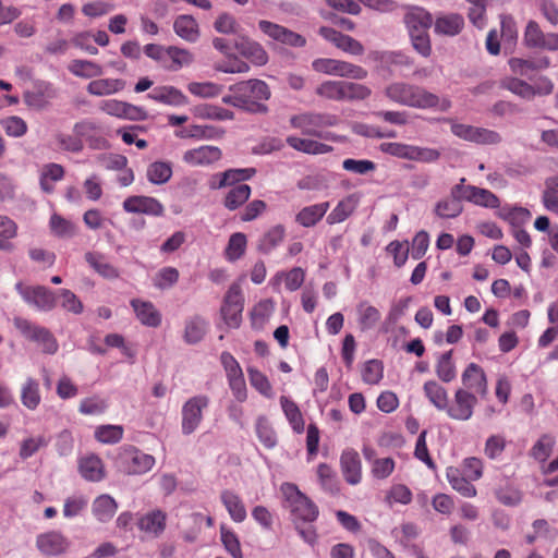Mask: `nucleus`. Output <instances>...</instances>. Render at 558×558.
I'll list each match as a JSON object with an SVG mask.
<instances>
[{"label": "nucleus", "mask_w": 558, "mask_h": 558, "mask_svg": "<svg viewBox=\"0 0 558 558\" xmlns=\"http://www.w3.org/2000/svg\"><path fill=\"white\" fill-rule=\"evenodd\" d=\"M384 94L395 104L416 109H432L438 101L436 94L428 92L422 86L405 82L388 84Z\"/></svg>", "instance_id": "1"}, {"label": "nucleus", "mask_w": 558, "mask_h": 558, "mask_svg": "<svg viewBox=\"0 0 558 558\" xmlns=\"http://www.w3.org/2000/svg\"><path fill=\"white\" fill-rule=\"evenodd\" d=\"M280 492L283 496V507L290 511L294 524L312 523L318 518V507L295 484L283 483Z\"/></svg>", "instance_id": "2"}, {"label": "nucleus", "mask_w": 558, "mask_h": 558, "mask_svg": "<svg viewBox=\"0 0 558 558\" xmlns=\"http://www.w3.org/2000/svg\"><path fill=\"white\" fill-rule=\"evenodd\" d=\"M315 93L327 100L355 101L367 99L372 95V89L360 83L328 80L320 83Z\"/></svg>", "instance_id": "3"}, {"label": "nucleus", "mask_w": 558, "mask_h": 558, "mask_svg": "<svg viewBox=\"0 0 558 558\" xmlns=\"http://www.w3.org/2000/svg\"><path fill=\"white\" fill-rule=\"evenodd\" d=\"M12 322L16 330L27 340L36 342L44 353H57L59 344L49 329L21 316L13 317Z\"/></svg>", "instance_id": "4"}, {"label": "nucleus", "mask_w": 558, "mask_h": 558, "mask_svg": "<svg viewBox=\"0 0 558 558\" xmlns=\"http://www.w3.org/2000/svg\"><path fill=\"white\" fill-rule=\"evenodd\" d=\"M339 119L331 113L303 112L292 116L290 123L294 129H299L303 134L325 137L323 129L337 125Z\"/></svg>", "instance_id": "5"}, {"label": "nucleus", "mask_w": 558, "mask_h": 558, "mask_svg": "<svg viewBox=\"0 0 558 558\" xmlns=\"http://www.w3.org/2000/svg\"><path fill=\"white\" fill-rule=\"evenodd\" d=\"M209 403L210 399L206 395L193 396L183 403L181 409V432L183 435L189 436L198 429Z\"/></svg>", "instance_id": "6"}, {"label": "nucleus", "mask_w": 558, "mask_h": 558, "mask_svg": "<svg viewBox=\"0 0 558 558\" xmlns=\"http://www.w3.org/2000/svg\"><path fill=\"white\" fill-rule=\"evenodd\" d=\"M236 89L241 92L243 99L247 102V112L266 113L268 107L262 101L270 98L269 86L262 80H247L236 84Z\"/></svg>", "instance_id": "7"}, {"label": "nucleus", "mask_w": 558, "mask_h": 558, "mask_svg": "<svg viewBox=\"0 0 558 558\" xmlns=\"http://www.w3.org/2000/svg\"><path fill=\"white\" fill-rule=\"evenodd\" d=\"M312 68L314 71L319 73L357 81L364 80L368 75V72L360 65L330 58L315 59L312 62Z\"/></svg>", "instance_id": "8"}, {"label": "nucleus", "mask_w": 558, "mask_h": 558, "mask_svg": "<svg viewBox=\"0 0 558 558\" xmlns=\"http://www.w3.org/2000/svg\"><path fill=\"white\" fill-rule=\"evenodd\" d=\"M445 121L450 124L451 133L463 141L478 145H495L501 142V136L496 131L460 123L453 119Z\"/></svg>", "instance_id": "9"}, {"label": "nucleus", "mask_w": 558, "mask_h": 558, "mask_svg": "<svg viewBox=\"0 0 558 558\" xmlns=\"http://www.w3.org/2000/svg\"><path fill=\"white\" fill-rule=\"evenodd\" d=\"M117 463L124 473L136 475L148 472L155 464V458L135 447L128 446L121 449Z\"/></svg>", "instance_id": "10"}, {"label": "nucleus", "mask_w": 558, "mask_h": 558, "mask_svg": "<svg viewBox=\"0 0 558 558\" xmlns=\"http://www.w3.org/2000/svg\"><path fill=\"white\" fill-rule=\"evenodd\" d=\"M220 363L226 373L229 388L234 399L242 403L247 399V388L242 367L235 357L227 351L220 354Z\"/></svg>", "instance_id": "11"}, {"label": "nucleus", "mask_w": 558, "mask_h": 558, "mask_svg": "<svg viewBox=\"0 0 558 558\" xmlns=\"http://www.w3.org/2000/svg\"><path fill=\"white\" fill-rule=\"evenodd\" d=\"M15 290L26 304L37 311L50 312L57 305V294L44 286H25L17 282Z\"/></svg>", "instance_id": "12"}, {"label": "nucleus", "mask_w": 558, "mask_h": 558, "mask_svg": "<svg viewBox=\"0 0 558 558\" xmlns=\"http://www.w3.org/2000/svg\"><path fill=\"white\" fill-rule=\"evenodd\" d=\"M523 45L529 49L558 52V33L544 32L537 22L529 21L523 34Z\"/></svg>", "instance_id": "13"}, {"label": "nucleus", "mask_w": 558, "mask_h": 558, "mask_svg": "<svg viewBox=\"0 0 558 558\" xmlns=\"http://www.w3.org/2000/svg\"><path fill=\"white\" fill-rule=\"evenodd\" d=\"M244 298L239 283H232L227 291L221 306V316L230 328H238L242 322Z\"/></svg>", "instance_id": "14"}, {"label": "nucleus", "mask_w": 558, "mask_h": 558, "mask_svg": "<svg viewBox=\"0 0 558 558\" xmlns=\"http://www.w3.org/2000/svg\"><path fill=\"white\" fill-rule=\"evenodd\" d=\"M464 182L465 179L462 178L460 183L453 186V193L456 195L462 196L464 197V201H468L477 206L486 208L499 207V198L493 192L474 185H464Z\"/></svg>", "instance_id": "15"}, {"label": "nucleus", "mask_w": 558, "mask_h": 558, "mask_svg": "<svg viewBox=\"0 0 558 558\" xmlns=\"http://www.w3.org/2000/svg\"><path fill=\"white\" fill-rule=\"evenodd\" d=\"M478 398L466 389H457L451 403H448L447 415L457 421H468L472 417Z\"/></svg>", "instance_id": "16"}, {"label": "nucleus", "mask_w": 558, "mask_h": 558, "mask_svg": "<svg viewBox=\"0 0 558 558\" xmlns=\"http://www.w3.org/2000/svg\"><path fill=\"white\" fill-rule=\"evenodd\" d=\"M54 96L56 89L50 82L37 81L32 89L23 94V101L28 108L40 111L49 106Z\"/></svg>", "instance_id": "17"}, {"label": "nucleus", "mask_w": 558, "mask_h": 558, "mask_svg": "<svg viewBox=\"0 0 558 558\" xmlns=\"http://www.w3.org/2000/svg\"><path fill=\"white\" fill-rule=\"evenodd\" d=\"M221 158V149L214 145H202L191 148L182 155L183 162L191 167H209Z\"/></svg>", "instance_id": "18"}, {"label": "nucleus", "mask_w": 558, "mask_h": 558, "mask_svg": "<svg viewBox=\"0 0 558 558\" xmlns=\"http://www.w3.org/2000/svg\"><path fill=\"white\" fill-rule=\"evenodd\" d=\"M71 542L59 531L41 533L36 537L37 549L46 556H58L65 553Z\"/></svg>", "instance_id": "19"}, {"label": "nucleus", "mask_w": 558, "mask_h": 558, "mask_svg": "<svg viewBox=\"0 0 558 558\" xmlns=\"http://www.w3.org/2000/svg\"><path fill=\"white\" fill-rule=\"evenodd\" d=\"M258 26L264 34L284 45L303 47L306 44V39L302 35L279 24L262 20L259 21Z\"/></svg>", "instance_id": "20"}, {"label": "nucleus", "mask_w": 558, "mask_h": 558, "mask_svg": "<svg viewBox=\"0 0 558 558\" xmlns=\"http://www.w3.org/2000/svg\"><path fill=\"white\" fill-rule=\"evenodd\" d=\"M461 380L463 384L461 389L473 392L477 398L486 397L488 391L487 378L483 368L477 364H469L462 373Z\"/></svg>", "instance_id": "21"}, {"label": "nucleus", "mask_w": 558, "mask_h": 558, "mask_svg": "<svg viewBox=\"0 0 558 558\" xmlns=\"http://www.w3.org/2000/svg\"><path fill=\"white\" fill-rule=\"evenodd\" d=\"M123 209L130 214H144L149 216H161L163 214V205L150 196H130L123 202Z\"/></svg>", "instance_id": "22"}, {"label": "nucleus", "mask_w": 558, "mask_h": 558, "mask_svg": "<svg viewBox=\"0 0 558 558\" xmlns=\"http://www.w3.org/2000/svg\"><path fill=\"white\" fill-rule=\"evenodd\" d=\"M319 35L326 40L332 43L337 48L352 56H361L364 52L363 45L353 37L342 34L335 28L323 26L318 31Z\"/></svg>", "instance_id": "23"}, {"label": "nucleus", "mask_w": 558, "mask_h": 558, "mask_svg": "<svg viewBox=\"0 0 558 558\" xmlns=\"http://www.w3.org/2000/svg\"><path fill=\"white\" fill-rule=\"evenodd\" d=\"M508 64L513 74L531 78L536 71L550 68L551 61L547 56L534 59L511 58Z\"/></svg>", "instance_id": "24"}, {"label": "nucleus", "mask_w": 558, "mask_h": 558, "mask_svg": "<svg viewBox=\"0 0 558 558\" xmlns=\"http://www.w3.org/2000/svg\"><path fill=\"white\" fill-rule=\"evenodd\" d=\"M340 466L345 482L350 485H357L362 481V463L357 451L345 449L340 457Z\"/></svg>", "instance_id": "25"}, {"label": "nucleus", "mask_w": 558, "mask_h": 558, "mask_svg": "<svg viewBox=\"0 0 558 558\" xmlns=\"http://www.w3.org/2000/svg\"><path fill=\"white\" fill-rule=\"evenodd\" d=\"M147 98L171 107H183L189 104V98L177 87L162 85L154 87Z\"/></svg>", "instance_id": "26"}, {"label": "nucleus", "mask_w": 558, "mask_h": 558, "mask_svg": "<svg viewBox=\"0 0 558 558\" xmlns=\"http://www.w3.org/2000/svg\"><path fill=\"white\" fill-rule=\"evenodd\" d=\"M78 472L88 482H100L106 476L101 459L94 453L86 454L78 460Z\"/></svg>", "instance_id": "27"}, {"label": "nucleus", "mask_w": 558, "mask_h": 558, "mask_svg": "<svg viewBox=\"0 0 558 558\" xmlns=\"http://www.w3.org/2000/svg\"><path fill=\"white\" fill-rule=\"evenodd\" d=\"M234 47L246 59L255 65H264L268 62V54L260 44L248 39L247 37H240L235 40Z\"/></svg>", "instance_id": "28"}, {"label": "nucleus", "mask_w": 558, "mask_h": 558, "mask_svg": "<svg viewBox=\"0 0 558 558\" xmlns=\"http://www.w3.org/2000/svg\"><path fill=\"white\" fill-rule=\"evenodd\" d=\"M131 306L141 324L154 328L161 324V314L151 302L134 299Z\"/></svg>", "instance_id": "29"}, {"label": "nucleus", "mask_w": 558, "mask_h": 558, "mask_svg": "<svg viewBox=\"0 0 558 558\" xmlns=\"http://www.w3.org/2000/svg\"><path fill=\"white\" fill-rule=\"evenodd\" d=\"M174 33L187 43H196L201 36L197 21L189 14H181L173 22Z\"/></svg>", "instance_id": "30"}, {"label": "nucleus", "mask_w": 558, "mask_h": 558, "mask_svg": "<svg viewBox=\"0 0 558 558\" xmlns=\"http://www.w3.org/2000/svg\"><path fill=\"white\" fill-rule=\"evenodd\" d=\"M220 500L234 522L241 523L246 519V508L243 500L235 492L223 489L220 493Z\"/></svg>", "instance_id": "31"}, {"label": "nucleus", "mask_w": 558, "mask_h": 558, "mask_svg": "<svg viewBox=\"0 0 558 558\" xmlns=\"http://www.w3.org/2000/svg\"><path fill=\"white\" fill-rule=\"evenodd\" d=\"M464 26V19L458 13L438 15L434 22V31L438 35L456 36Z\"/></svg>", "instance_id": "32"}, {"label": "nucleus", "mask_w": 558, "mask_h": 558, "mask_svg": "<svg viewBox=\"0 0 558 558\" xmlns=\"http://www.w3.org/2000/svg\"><path fill=\"white\" fill-rule=\"evenodd\" d=\"M118 510V502L108 495L102 494L96 497L92 504V513L101 523L109 522Z\"/></svg>", "instance_id": "33"}, {"label": "nucleus", "mask_w": 558, "mask_h": 558, "mask_svg": "<svg viewBox=\"0 0 558 558\" xmlns=\"http://www.w3.org/2000/svg\"><path fill=\"white\" fill-rule=\"evenodd\" d=\"M409 33H425L433 24L432 14L423 8H411L404 16Z\"/></svg>", "instance_id": "34"}, {"label": "nucleus", "mask_w": 558, "mask_h": 558, "mask_svg": "<svg viewBox=\"0 0 558 558\" xmlns=\"http://www.w3.org/2000/svg\"><path fill=\"white\" fill-rule=\"evenodd\" d=\"M446 477L450 486L463 497L473 498L476 496V487L462 474L460 469L456 466L447 468Z\"/></svg>", "instance_id": "35"}, {"label": "nucleus", "mask_w": 558, "mask_h": 558, "mask_svg": "<svg viewBox=\"0 0 558 558\" xmlns=\"http://www.w3.org/2000/svg\"><path fill=\"white\" fill-rule=\"evenodd\" d=\"M305 280V271L301 267H294L289 271H278L270 280L275 290H279L281 282H284L288 291H296Z\"/></svg>", "instance_id": "36"}, {"label": "nucleus", "mask_w": 558, "mask_h": 558, "mask_svg": "<svg viewBox=\"0 0 558 558\" xmlns=\"http://www.w3.org/2000/svg\"><path fill=\"white\" fill-rule=\"evenodd\" d=\"M125 87L121 78H98L88 83L86 90L97 97L110 96L120 93Z\"/></svg>", "instance_id": "37"}, {"label": "nucleus", "mask_w": 558, "mask_h": 558, "mask_svg": "<svg viewBox=\"0 0 558 558\" xmlns=\"http://www.w3.org/2000/svg\"><path fill=\"white\" fill-rule=\"evenodd\" d=\"M361 196L353 193L341 199L327 217L329 225L344 221L359 206Z\"/></svg>", "instance_id": "38"}, {"label": "nucleus", "mask_w": 558, "mask_h": 558, "mask_svg": "<svg viewBox=\"0 0 558 558\" xmlns=\"http://www.w3.org/2000/svg\"><path fill=\"white\" fill-rule=\"evenodd\" d=\"M328 209V202L306 206L296 214L295 221L304 228L314 227L323 219Z\"/></svg>", "instance_id": "39"}, {"label": "nucleus", "mask_w": 558, "mask_h": 558, "mask_svg": "<svg viewBox=\"0 0 558 558\" xmlns=\"http://www.w3.org/2000/svg\"><path fill=\"white\" fill-rule=\"evenodd\" d=\"M287 144L293 149L308 155H324L332 150V147L310 138L288 136Z\"/></svg>", "instance_id": "40"}, {"label": "nucleus", "mask_w": 558, "mask_h": 558, "mask_svg": "<svg viewBox=\"0 0 558 558\" xmlns=\"http://www.w3.org/2000/svg\"><path fill=\"white\" fill-rule=\"evenodd\" d=\"M166 513L157 509L142 515L137 525L141 531L158 536L166 527Z\"/></svg>", "instance_id": "41"}, {"label": "nucleus", "mask_w": 558, "mask_h": 558, "mask_svg": "<svg viewBox=\"0 0 558 558\" xmlns=\"http://www.w3.org/2000/svg\"><path fill=\"white\" fill-rule=\"evenodd\" d=\"M195 118L211 121L233 120L234 113L226 108L211 104H201L192 109Z\"/></svg>", "instance_id": "42"}, {"label": "nucleus", "mask_w": 558, "mask_h": 558, "mask_svg": "<svg viewBox=\"0 0 558 558\" xmlns=\"http://www.w3.org/2000/svg\"><path fill=\"white\" fill-rule=\"evenodd\" d=\"M462 201L464 197L458 196L453 193V187L450 191V197L440 199L437 202L434 208V213L439 218L450 219L458 217L462 210Z\"/></svg>", "instance_id": "43"}, {"label": "nucleus", "mask_w": 558, "mask_h": 558, "mask_svg": "<svg viewBox=\"0 0 558 558\" xmlns=\"http://www.w3.org/2000/svg\"><path fill=\"white\" fill-rule=\"evenodd\" d=\"M64 168L54 162L44 165L39 174V184L45 193H52L54 190V183L61 181L64 178Z\"/></svg>", "instance_id": "44"}, {"label": "nucleus", "mask_w": 558, "mask_h": 558, "mask_svg": "<svg viewBox=\"0 0 558 558\" xmlns=\"http://www.w3.org/2000/svg\"><path fill=\"white\" fill-rule=\"evenodd\" d=\"M173 170L170 161L157 160L147 166L146 178L155 185H162L170 181Z\"/></svg>", "instance_id": "45"}, {"label": "nucleus", "mask_w": 558, "mask_h": 558, "mask_svg": "<svg viewBox=\"0 0 558 558\" xmlns=\"http://www.w3.org/2000/svg\"><path fill=\"white\" fill-rule=\"evenodd\" d=\"M423 391L428 401L439 411L448 408V392L444 386L436 380H427L423 386Z\"/></svg>", "instance_id": "46"}, {"label": "nucleus", "mask_w": 558, "mask_h": 558, "mask_svg": "<svg viewBox=\"0 0 558 558\" xmlns=\"http://www.w3.org/2000/svg\"><path fill=\"white\" fill-rule=\"evenodd\" d=\"M280 405L287 417L291 428L298 433L302 434L304 432L305 423L303 415L300 411L298 404L291 400L289 397L281 396L280 397Z\"/></svg>", "instance_id": "47"}, {"label": "nucleus", "mask_w": 558, "mask_h": 558, "mask_svg": "<svg viewBox=\"0 0 558 558\" xmlns=\"http://www.w3.org/2000/svg\"><path fill=\"white\" fill-rule=\"evenodd\" d=\"M68 70L74 76L82 78L99 77L104 74V68L92 60H72L68 65Z\"/></svg>", "instance_id": "48"}, {"label": "nucleus", "mask_w": 558, "mask_h": 558, "mask_svg": "<svg viewBox=\"0 0 558 558\" xmlns=\"http://www.w3.org/2000/svg\"><path fill=\"white\" fill-rule=\"evenodd\" d=\"M356 314L357 323L362 330L374 328L380 319V312L367 301H362L357 304Z\"/></svg>", "instance_id": "49"}, {"label": "nucleus", "mask_w": 558, "mask_h": 558, "mask_svg": "<svg viewBox=\"0 0 558 558\" xmlns=\"http://www.w3.org/2000/svg\"><path fill=\"white\" fill-rule=\"evenodd\" d=\"M41 397L39 384L36 379L28 377L21 387V402L28 410H36L40 404Z\"/></svg>", "instance_id": "50"}, {"label": "nucleus", "mask_w": 558, "mask_h": 558, "mask_svg": "<svg viewBox=\"0 0 558 558\" xmlns=\"http://www.w3.org/2000/svg\"><path fill=\"white\" fill-rule=\"evenodd\" d=\"M435 372L442 383H450L457 377V369L452 360V350L441 353L437 357Z\"/></svg>", "instance_id": "51"}, {"label": "nucleus", "mask_w": 558, "mask_h": 558, "mask_svg": "<svg viewBox=\"0 0 558 558\" xmlns=\"http://www.w3.org/2000/svg\"><path fill=\"white\" fill-rule=\"evenodd\" d=\"M251 187L247 184L232 186L225 196L223 205L229 210L241 207L251 196Z\"/></svg>", "instance_id": "52"}, {"label": "nucleus", "mask_w": 558, "mask_h": 558, "mask_svg": "<svg viewBox=\"0 0 558 558\" xmlns=\"http://www.w3.org/2000/svg\"><path fill=\"white\" fill-rule=\"evenodd\" d=\"M85 259L100 276L108 279L119 277L118 269L111 265L104 255L88 252L85 254Z\"/></svg>", "instance_id": "53"}, {"label": "nucleus", "mask_w": 558, "mask_h": 558, "mask_svg": "<svg viewBox=\"0 0 558 558\" xmlns=\"http://www.w3.org/2000/svg\"><path fill=\"white\" fill-rule=\"evenodd\" d=\"M17 235V225L8 216L0 214V250L12 252L15 246L11 242Z\"/></svg>", "instance_id": "54"}, {"label": "nucleus", "mask_w": 558, "mask_h": 558, "mask_svg": "<svg viewBox=\"0 0 558 558\" xmlns=\"http://www.w3.org/2000/svg\"><path fill=\"white\" fill-rule=\"evenodd\" d=\"M170 59V64H165L171 71H178L183 66H189L194 61V56L187 49L179 48L177 46L168 47V57Z\"/></svg>", "instance_id": "55"}, {"label": "nucleus", "mask_w": 558, "mask_h": 558, "mask_svg": "<svg viewBox=\"0 0 558 558\" xmlns=\"http://www.w3.org/2000/svg\"><path fill=\"white\" fill-rule=\"evenodd\" d=\"M186 88L192 95L203 99L216 98L223 90L221 85L214 82H191Z\"/></svg>", "instance_id": "56"}, {"label": "nucleus", "mask_w": 558, "mask_h": 558, "mask_svg": "<svg viewBox=\"0 0 558 558\" xmlns=\"http://www.w3.org/2000/svg\"><path fill=\"white\" fill-rule=\"evenodd\" d=\"M501 87L523 99L530 100L535 97L534 86L518 77H505Z\"/></svg>", "instance_id": "57"}, {"label": "nucleus", "mask_w": 558, "mask_h": 558, "mask_svg": "<svg viewBox=\"0 0 558 558\" xmlns=\"http://www.w3.org/2000/svg\"><path fill=\"white\" fill-rule=\"evenodd\" d=\"M0 126L9 137L13 138L23 137L28 131L26 121L19 116L2 118L0 120Z\"/></svg>", "instance_id": "58"}, {"label": "nucleus", "mask_w": 558, "mask_h": 558, "mask_svg": "<svg viewBox=\"0 0 558 558\" xmlns=\"http://www.w3.org/2000/svg\"><path fill=\"white\" fill-rule=\"evenodd\" d=\"M255 430L259 441L267 448L272 449L277 446V435L265 416H259L255 423Z\"/></svg>", "instance_id": "59"}, {"label": "nucleus", "mask_w": 558, "mask_h": 558, "mask_svg": "<svg viewBox=\"0 0 558 558\" xmlns=\"http://www.w3.org/2000/svg\"><path fill=\"white\" fill-rule=\"evenodd\" d=\"M207 328V322L199 316H194L186 320L184 329V340L187 343L199 342Z\"/></svg>", "instance_id": "60"}, {"label": "nucleus", "mask_w": 558, "mask_h": 558, "mask_svg": "<svg viewBox=\"0 0 558 558\" xmlns=\"http://www.w3.org/2000/svg\"><path fill=\"white\" fill-rule=\"evenodd\" d=\"M247 240L244 233H233L228 242L225 250V256L229 262H235L240 259L246 251Z\"/></svg>", "instance_id": "61"}, {"label": "nucleus", "mask_w": 558, "mask_h": 558, "mask_svg": "<svg viewBox=\"0 0 558 558\" xmlns=\"http://www.w3.org/2000/svg\"><path fill=\"white\" fill-rule=\"evenodd\" d=\"M393 538L405 549L410 550V542L415 539L420 535V530L416 524L407 522L401 524L399 527H395L391 531Z\"/></svg>", "instance_id": "62"}, {"label": "nucleus", "mask_w": 558, "mask_h": 558, "mask_svg": "<svg viewBox=\"0 0 558 558\" xmlns=\"http://www.w3.org/2000/svg\"><path fill=\"white\" fill-rule=\"evenodd\" d=\"M88 506V498L83 494H74L65 498L63 505V515L72 519L80 515Z\"/></svg>", "instance_id": "63"}, {"label": "nucleus", "mask_w": 558, "mask_h": 558, "mask_svg": "<svg viewBox=\"0 0 558 558\" xmlns=\"http://www.w3.org/2000/svg\"><path fill=\"white\" fill-rule=\"evenodd\" d=\"M124 429L121 425H100L96 427L94 436L101 444H117L123 437Z\"/></svg>", "instance_id": "64"}]
</instances>
